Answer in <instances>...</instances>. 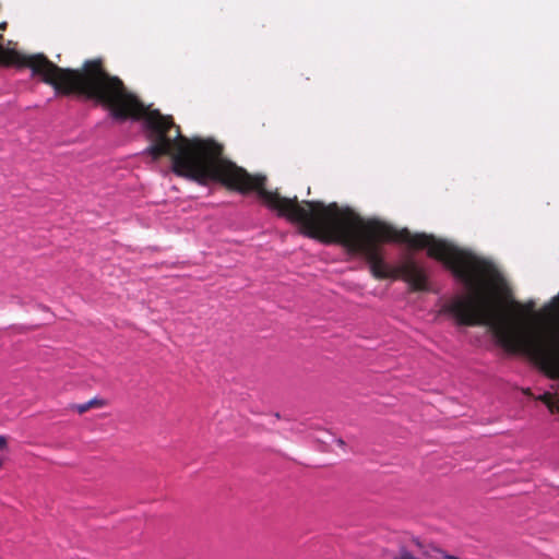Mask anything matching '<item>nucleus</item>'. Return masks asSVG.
<instances>
[{
  "label": "nucleus",
  "mask_w": 559,
  "mask_h": 559,
  "mask_svg": "<svg viewBox=\"0 0 559 559\" xmlns=\"http://www.w3.org/2000/svg\"><path fill=\"white\" fill-rule=\"evenodd\" d=\"M167 126L169 121L160 118V156H170L176 175L202 185L218 181L242 193L257 191L269 209L297 224L302 235L323 243L342 245L360 254L376 278H403L413 290L428 292V275L424 267L414 260L390 266L377 242L396 241L413 248H427L428 255L441 261L468 292L467 297L455 296L444 302L439 313L454 318L459 325L488 326L497 344L507 353L530 358L554 382L552 391L545 392L539 400L551 413L559 414V294L544 307L543 323L530 325L523 320H510L496 311L488 294L496 276L490 262L431 235H412L406 228L396 230L378 219L365 221L350 209H341L336 203H299L297 197L283 198L264 188V176H251L222 158V146L217 143L190 141L181 135L179 128L176 130L177 141L171 142L164 134Z\"/></svg>",
  "instance_id": "1"
},
{
  "label": "nucleus",
  "mask_w": 559,
  "mask_h": 559,
  "mask_svg": "<svg viewBox=\"0 0 559 559\" xmlns=\"http://www.w3.org/2000/svg\"><path fill=\"white\" fill-rule=\"evenodd\" d=\"M0 64L27 67L32 70L33 76H40L41 81L51 85L58 95H71L93 100L108 109L109 116L117 121L144 120L147 138L151 145L145 150L152 157L150 148L157 143L152 138V128L148 120L159 117L169 121L164 130L165 138L176 142V130L174 120L169 116H163L158 110L146 111L139 98L130 93L118 76L107 73L100 59L87 60L82 70L60 68L46 56L33 55L23 56L13 49H5L0 45Z\"/></svg>",
  "instance_id": "2"
},
{
  "label": "nucleus",
  "mask_w": 559,
  "mask_h": 559,
  "mask_svg": "<svg viewBox=\"0 0 559 559\" xmlns=\"http://www.w3.org/2000/svg\"><path fill=\"white\" fill-rule=\"evenodd\" d=\"M103 405V402L102 401H98L97 399H93L86 403H83V404H78L74 406V409L79 413V414H83L85 412H87L90 408L94 407V406H102Z\"/></svg>",
  "instance_id": "3"
},
{
  "label": "nucleus",
  "mask_w": 559,
  "mask_h": 559,
  "mask_svg": "<svg viewBox=\"0 0 559 559\" xmlns=\"http://www.w3.org/2000/svg\"><path fill=\"white\" fill-rule=\"evenodd\" d=\"M8 449V439L4 436H0V451Z\"/></svg>",
  "instance_id": "4"
},
{
  "label": "nucleus",
  "mask_w": 559,
  "mask_h": 559,
  "mask_svg": "<svg viewBox=\"0 0 559 559\" xmlns=\"http://www.w3.org/2000/svg\"><path fill=\"white\" fill-rule=\"evenodd\" d=\"M534 306H535V304H534V302H530V304L527 305L528 310H533Z\"/></svg>",
  "instance_id": "5"
},
{
  "label": "nucleus",
  "mask_w": 559,
  "mask_h": 559,
  "mask_svg": "<svg viewBox=\"0 0 559 559\" xmlns=\"http://www.w3.org/2000/svg\"><path fill=\"white\" fill-rule=\"evenodd\" d=\"M444 558H445V559H459V558H456V557H454V556H448V555H447V556H444Z\"/></svg>",
  "instance_id": "6"
},
{
  "label": "nucleus",
  "mask_w": 559,
  "mask_h": 559,
  "mask_svg": "<svg viewBox=\"0 0 559 559\" xmlns=\"http://www.w3.org/2000/svg\"><path fill=\"white\" fill-rule=\"evenodd\" d=\"M5 26H7V23H2V24H0V28H1V29H4V28H5Z\"/></svg>",
  "instance_id": "7"
},
{
  "label": "nucleus",
  "mask_w": 559,
  "mask_h": 559,
  "mask_svg": "<svg viewBox=\"0 0 559 559\" xmlns=\"http://www.w3.org/2000/svg\"><path fill=\"white\" fill-rule=\"evenodd\" d=\"M3 465V459L0 457V467Z\"/></svg>",
  "instance_id": "8"
},
{
  "label": "nucleus",
  "mask_w": 559,
  "mask_h": 559,
  "mask_svg": "<svg viewBox=\"0 0 559 559\" xmlns=\"http://www.w3.org/2000/svg\"><path fill=\"white\" fill-rule=\"evenodd\" d=\"M3 39V36L0 35V41ZM0 45L3 47V45L0 43Z\"/></svg>",
  "instance_id": "9"
}]
</instances>
